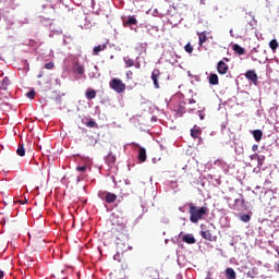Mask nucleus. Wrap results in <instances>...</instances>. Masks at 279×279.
Listing matches in <instances>:
<instances>
[{
    "label": "nucleus",
    "instance_id": "nucleus-28",
    "mask_svg": "<svg viewBox=\"0 0 279 279\" xmlns=\"http://www.w3.org/2000/svg\"><path fill=\"white\" fill-rule=\"evenodd\" d=\"M186 53H193V46L191 45V43L186 44L184 47Z\"/></svg>",
    "mask_w": 279,
    "mask_h": 279
},
{
    "label": "nucleus",
    "instance_id": "nucleus-22",
    "mask_svg": "<svg viewBox=\"0 0 279 279\" xmlns=\"http://www.w3.org/2000/svg\"><path fill=\"white\" fill-rule=\"evenodd\" d=\"M226 277L227 279H236V271H234L232 268H227Z\"/></svg>",
    "mask_w": 279,
    "mask_h": 279
},
{
    "label": "nucleus",
    "instance_id": "nucleus-15",
    "mask_svg": "<svg viewBox=\"0 0 279 279\" xmlns=\"http://www.w3.org/2000/svg\"><path fill=\"white\" fill-rule=\"evenodd\" d=\"M232 49L235 53H238V56H245V48L241 47L240 45L234 44Z\"/></svg>",
    "mask_w": 279,
    "mask_h": 279
},
{
    "label": "nucleus",
    "instance_id": "nucleus-39",
    "mask_svg": "<svg viewBox=\"0 0 279 279\" xmlns=\"http://www.w3.org/2000/svg\"><path fill=\"white\" fill-rule=\"evenodd\" d=\"M221 62H230V59L223 58V60Z\"/></svg>",
    "mask_w": 279,
    "mask_h": 279
},
{
    "label": "nucleus",
    "instance_id": "nucleus-16",
    "mask_svg": "<svg viewBox=\"0 0 279 279\" xmlns=\"http://www.w3.org/2000/svg\"><path fill=\"white\" fill-rule=\"evenodd\" d=\"M9 86H10V77L4 76L1 81L0 90H8Z\"/></svg>",
    "mask_w": 279,
    "mask_h": 279
},
{
    "label": "nucleus",
    "instance_id": "nucleus-14",
    "mask_svg": "<svg viewBox=\"0 0 279 279\" xmlns=\"http://www.w3.org/2000/svg\"><path fill=\"white\" fill-rule=\"evenodd\" d=\"M105 202H107V204H114V202H117V195L108 192L106 194Z\"/></svg>",
    "mask_w": 279,
    "mask_h": 279
},
{
    "label": "nucleus",
    "instance_id": "nucleus-23",
    "mask_svg": "<svg viewBox=\"0 0 279 279\" xmlns=\"http://www.w3.org/2000/svg\"><path fill=\"white\" fill-rule=\"evenodd\" d=\"M123 61L125 63L126 69H130V68L134 66V61L132 60V58L124 57Z\"/></svg>",
    "mask_w": 279,
    "mask_h": 279
},
{
    "label": "nucleus",
    "instance_id": "nucleus-9",
    "mask_svg": "<svg viewBox=\"0 0 279 279\" xmlns=\"http://www.w3.org/2000/svg\"><path fill=\"white\" fill-rule=\"evenodd\" d=\"M137 160H140V162H145L147 160V150H145V148H140Z\"/></svg>",
    "mask_w": 279,
    "mask_h": 279
},
{
    "label": "nucleus",
    "instance_id": "nucleus-18",
    "mask_svg": "<svg viewBox=\"0 0 279 279\" xmlns=\"http://www.w3.org/2000/svg\"><path fill=\"white\" fill-rule=\"evenodd\" d=\"M209 84L211 86H217L219 84V76L216 73L209 75Z\"/></svg>",
    "mask_w": 279,
    "mask_h": 279
},
{
    "label": "nucleus",
    "instance_id": "nucleus-34",
    "mask_svg": "<svg viewBox=\"0 0 279 279\" xmlns=\"http://www.w3.org/2000/svg\"><path fill=\"white\" fill-rule=\"evenodd\" d=\"M131 75H133V72L131 71V70H129L128 72H126V77H128V80H132V76Z\"/></svg>",
    "mask_w": 279,
    "mask_h": 279
},
{
    "label": "nucleus",
    "instance_id": "nucleus-44",
    "mask_svg": "<svg viewBox=\"0 0 279 279\" xmlns=\"http://www.w3.org/2000/svg\"><path fill=\"white\" fill-rule=\"evenodd\" d=\"M38 77H43V75H41V74H39V75H38Z\"/></svg>",
    "mask_w": 279,
    "mask_h": 279
},
{
    "label": "nucleus",
    "instance_id": "nucleus-10",
    "mask_svg": "<svg viewBox=\"0 0 279 279\" xmlns=\"http://www.w3.org/2000/svg\"><path fill=\"white\" fill-rule=\"evenodd\" d=\"M138 20L134 16H129V19L123 22L124 27H132V25H137Z\"/></svg>",
    "mask_w": 279,
    "mask_h": 279
},
{
    "label": "nucleus",
    "instance_id": "nucleus-21",
    "mask_svg": "<svg viewBox=\"0 0 279 279\" xmlns=\"http://www.w3.org/2000/svg\"><path fill=\"white\" fill-rule=\"evenodd\" d=\"M253 136L256 143H260V141L263 140V131L260 130L253 131Z\"/></svg>",
    "mask_w": 279,
    "mask_h": 279
},
{
    "label": "nucleus",
    "instance_id": "nucleus-26",
    "mask_svg": "<svg viewBox=\"0 0 279 279\" xmlns=\"http://www.w3.org/2000/svg\"><path fill=\"white\" fill-rule=\"evenodd\" d=\"M269 47H270L271 51H276V49H278V40H276V39L270 40Z\"/></svg>",
    "mask_w": 279,
    "mask_h": 279
},
{
    "label": "nucleus",
    "instance_id": "nucleus-20",
    "mask_svg": "<svg viewBox=\"0 0 279 279\" xmlns=\"http://www.w3.org/2000/svg\"><path fill=\"white\" fill-rule=\"evenodd\" d=\"M201 236L205 239V241H213V233L210 230L201 231Z\"/></svg>",
    "mask_w": 279,
    "mask_h": 279
},
{
    "label": "nucleus",
    "instance_id": "nucleus-41",
    "mask_svg": "<svg viewBox=\"0 0 279 279\" xmlns=\"http://www.w3.org/2000/svg\"><path fill=\"white\" fill-rule=\"evenodd\" d=\"M201 120H204V116H201Z\"/></svg>",
    "mask_w": 279,
    "mask_h": 279
},
{
    "label": "nucleus",
    "instance_id": "nucleus-33",
    "mask_svg": "<svg viewBox=\"0 0 279 279\" xmlns=\"http://www.w3.org/2000/svg\"><path fill=\"white\" fill-rule=\"evenodd\" d=\"M76 171H80L81 173H84L86 171V166L76 167Z\"/></svg>",
    "mask_w": 279,
    "mask_h": 279
},
{
    "label": "nucleus",
    "instance_id": "nucleus-37",
    "mask_svg": "<svg viewBox=\"0 0 279 279\" xmlns=\"http://www.w3.org/2000/svg\"><path fill=\"white\" fill-rule=\"evenodd\" d=\"M3 276H5V274L3 272V270H0V279H2Z\"/></svg>",
    "mask_w": 279,
    "mask_h": 279
},
{
    "label": "nucleus",
    "instance_id": "nucleus-7",
    "mask_svg": "<svg viewBox=\"0 0 279 279\" xmlns=\"http://www.w3.org/2000/svg\"><path fill=\"white\" fill-rule=\"evenodd\" d=\"M158 77H160V70L155 69V70L151 72V80H153V82H154L155 88H160V84L158 83Z\"/></svg>",
    "mask_w": 279,
    "mask_h": 279
},
{
    "label": "nucleus",
    "instance_id": "nucleus-24",
    "mask_svg": "<svg viewBox=\"0 0 279 279\" xmlns=\"http://www.w3.org/2000/svg\"><path fill=\"white\" fill-rule=\"evenodd\" d=\"M16 154L17 156H21V157L25 156V145L19 144Z\"/></svg>",
    "mask_w": 279,
    "mask_h": 279
},
{
    "label": "nucleus",
    "instance_id": "nucleus-30",
    "mask_svg": "<svg viewBox=\"0 0 279 279\" xmlns=\"http://www.w3.org/2000/svg\"><path fill=\"white\" fill-rule=\"evenodd\" d=\"M251 160H257L258 161V165H263L260 162V156H258V154H254V155H251Z\"/></svg>",
    "mask_w": 279,
    "mask_h": 279
},
{
    "label": "nucleus",
    "instance_id": "nucleus-2",
    "mask_svg": "<svg viewBox=\"0 0 279 279\" xmlns=\"http://www.w3.org/2000/svg\"><path fill=\"white\" fill-rule=\"evenodd\" d=\"M72 71L74 73L75 80H82L83 77H86L84 73H86V68H84V63L80 62V60L73 61Z\"/></svg>",
    "mask_w": 279,
    "mask_h": 279
},
{
    "label": "nucleus",
    "instance_id": "nucleus-13",
    "mask_svg": "<svg viewBox=\"0 0 279 279\" xmlns=\"http://www.w3.org/2000/svg\"><path fill=\"white\" fill-rule=\"evenodd\" d=\"M197 36H198V45L199 47H202L204 43L208 40L207 33L206 32L197 33Z\"/></svg>",
    "mask_w": 279,
    "mask_h": 279
},
{
    "label": "nucleus",
    "instance_id": "nucleus-36",
    "mask_svg": "<svg viewBox=\"0 0 279 279\" xmlns=\"http://www.w3.org/2000/svg\"><path fill=\"white\" fill-rule=\"evenodd\" d=\"M133 66H135V69H141V63H140V62L134 63V65H133Z\"/></svg>",
    "mask_w": 279,
    "mask_h": 279
},
{
    "label": "nucleus",
    "instance_id": "nucleus-3",
    "mask_svg": "<svg viewBox=\"0 0 279 279\" xmlns=\"http://www.w3.org/2000/svg\"><path fill=\"white\" fill-rule=\"evenodd\" d=\"M110 88L114 90L116 93H124L125 92V83L121 81V78H113L109 83Z\"/></svg>",
    "mask_w": 279,
    "mask_h": 279
},
{
    "label": "nucleus",
    "instance_id": "nucleus-43",
    "mask_svg": "<svg viewBox=\"0 0 279 279\" xmlns=\"http://www.w3.org/2000/svg\"><path fill=\"white\" fill-rule=\"evenodd\" d=\"M232 32H233V31H232V29H230V34H231V36H232Z\"/></svg>",
    "mask_w": 279,
    "mask_h": 279
},
{
    "label": "nucleus",
    "instance_id": "nucleus-38",
    "mask_svg": "<svg viewBox=\"0 0 279 279\" xmlns=\"http://www.w3.org/2000/svg\"><path fill=\"white\" fill-rule=\"evenodd\" d=\"M189 104H195V99L193 98L189 99Z\"/></svg>",
    "mask_w": 279,
    "mask_h": 279
},
{
    "label": "nucleus",
    "instance_id": "nucleus-19",
    "mask_svg": "<svg viewBox=\"0 0 279 279\" xmlns=\"http://www.w3.org/2000/svg\"><path fill=\"white\" fill-rule=\"evenodd\" d=\"M107 48H108V46L106 44L98 45V46L94 47V56H99V52L106 51Z\"/></svg>",
    "mask_w": 279,
    "mask_h": 279
},
{
    "label": "nucleus",
    "instance_id": "nucleus-29",
    "mask_svg": "<svg viewBox=\"0 0 279 279\" xmlns=\"http://www.w3.org/2000/svg\"><path fill=\"white\" fill-rule=\"evenodd\" d=\"M85 125L87 128H97V122H95V120H89Z\"/></svg>",
    "mask_w": 279,
    "mask_h": 279
},
{
    "label": "nucleus",
    "instance_id": "nucleus-31",
    "mask_svg": "<svg viewBox=\"0 0 279 279\" xmlns=\"http://www.w3.org/2000/svg\"><path fill=\"white\" fill-rule=\"evenodd\" d=\"M26 96L28 97V99H34V97H36V92L35 90H31L26 94Z\"/></svg>",
    "mask_w": 279,
    "mask_h": 279
},
{
    "label": "nucleus",
    "instance_id": "nucleus-32",
    "mask_svg": "<svg viewBox=\"0 0 279 279\" xmlns=\"http://www.w3.org/2000/svg\"><path fill=\"white\" fill-rule=\"evenodd\" d=\"M113 260H118V263H121V254L120 253H116L113 255Z\"/></svg>",
    "mask_w": 279,
    "mask_h": 279
},
{
    "label": "nucleus",
    "instance_id": "nucleus-25",
    "mask_svg": "<svg viewBox=\"0 0 279 279\" xmlns=\"http://www.w3.org/2000/svg\"><path fill=\"white\" fill-rule=\"evenodd\" d=\"M240 219L243 221V223H250L252 216H250V214H242L240 215Z\"/></svg>",
    "mask_w": 279,
    "mask_h": 279
},
{
    "label": "nucleus",
    "instance_id": "nucleus-4",
    "mask_svg": "<svg viewBox=\"0 0 279 279\" xmlns=\"http://www.w3.org/2000/svg\"><path fill=\"white\" fill-rule=\"evenodd\" d=\"M244 75L246 80H248V82H252V84H254V86H258V74H256L255 70H248Z\"/></svg>",
    "mask_w": 279,
    "mask_h": 279
},
{
    "label": "nucleus",
    "instance_id": "nucleus-17",
    "mask_svg": "<svg viewBox=\"0 0 279 279\" xmlns=\"http://www.w3.org/2000/svg\"><path fill=\"white\" fill-rule=\"evenodd\" d=\"M85 97H86V99H88V100L95 99V97H97V90L88 88V89L85 92Z\"/></svg>",
    "mask_w": 279,
    "mask_h": 279
},
{
    "label": "nucleus",
    "instance_id": "nucleus-35",
    "mask_svg": "<svg viewBox=\"0 0 279 279\" xmlns=\"http://www.w3.org/2000/svg\"><path fill=\"white\" fill-rule=\"evenodd\" d=\"M252 151H258V144L252 146Z\"/></svg>",
    "mask_w": 279,
    "mask_h": 279
},
{
    "label": "nucleus",
    "instance_id": "nucleus-1",
    "mask_svg": "<svg viewBox=\"0 0 279 279\" xmlns=\"http://www.w3.org/2000/svg\"><path fill=\"white\" fill-rule=\"evenodd\" d=\"M189 213H190V221L192 223H199L202 219H204L208 213H210V209L207 206L197 207L193 203H189Z\"/></svg>",
    "mask_w": 279,
    "mask_h": 279
},
{
    "label": "nucleus",
    "instance_id": "nucleus-40",
    "mask_svg": "<svg viewBox=\"0 0 279 279\" xmlns=\"http://www.w3.org/2000/svg\"><path fill=\"white\" fill-rule=\"evenodd\" d=\"M206 0H201V3H203V5H206Z\"/></svg>",
    "mask_w": 279,
    "mask_h": 279
},
{
    "label": "nucleus",
    "instance_id": "nucleus-11",
    "mask_svg": "<svg viewBox=\"0 0 279 279\" xmlns=\"http://www.w3.org/2000/svg\"><path fill=\"white\" fill-rule=\"evenodd\" d=\"M135 51L138 52V56L147 51V44L140 43L135 47Z\"/></svg>",
    "mask_w": 279,
    "mask_h": 279
},
{
    "label": "nucleus",
    "instance_id": "nucleus-12",
    "mask_svg": "<svg viewBox=\"0 0 279 279\" xmlns=\"http://www.w3.org/2000/svg\"><path fill=\"white\" fill-rule=\"evenodd\" d=\"M202 134V129L197 125H194L193 129H191V136L192 138H199V135Z\"/></svg>",
    "mask_w": 279,
    "mask_h": 279
},
{
    "label": "nucleus",
    "instance_id": "nucleus-8",
    "mask_svg": "<svg viewBox=\"0 0 279 279\" xmlns=\"http://www.w3.org/2000/svg\"><path fill=\"white\" fill-rule=\"evenodd\" d=\"M183 243H187L189 245H193L196 243L195 236L193 234H185L182 238Z\"/></svg>",
    "mask_w": 279,
    "mask_h": 279
},
{
    "label": "nucleus",
    "instance_id": "nucleus-42",
    "mask_svg": "<svg viewBox=\"0 0 279 279\" xmlns=\"http://www.w3.org/2000/svg\"><path fill=\"white\" fill-rule=\"evenodd\" d=\"M277 267H278V271H279V262H278V264H277Z\"/></svg>",
    "mask_w": 279,
    "mask_h": 279
},
{
    "label": "nucleus",
    "instance_id": "nucleus-45",
    "mask_svg": "<svg viewBox=\"0 0 279 279\" xmlns=\"http://www.w3.org/2000/svg\"><path fill=\"white\" fill-rule=\"evenodd\" d=\"M256 189H260V186L257 185Z\"/></svg>",
    "mask_w": 279,
    "mask_h": 279
},
{
    "label": "nucleus",
    "instance_id": "nucleus-6",
    "mask_svg": "<svg viewBox=\"0 0 279 279\" xmlns=\"http://www.w3.org/2000/svg\"><path fill=\"white\" fill-rule=\"evenodd\" d=\"M229 69L230 68L223 61H219L217 64V71L220 75H226V73H228Z\"/></svg>",
    "mask_w": 279,
    "mask_h": 279
},
{
    "label": "nucleus",
    "instance_id": "nucleus-27",
    "mask_svg": "<svg viewBox=\"0 0 279 279\" xmlns=\"http://www.w3.org/2000/svg\"><path fill=\"white\" fill-rule=\"evenodd\" d=\"M53 66H56V63H53V61H50L45 64V69H47L48 71L53 70Z\"/></svg>",
    "mask_w": 279,
    "mask_h": 279
},
{
    "label": "nucleus",
    "instance_id": "nucleus-5",
    "mask_svg": "<svg viewBox=\"0 0 279 279\" xmlns=\"http://www.w3.org/2000/svg\"><path fill=\"white\" fill-rule=\"evenodd\" d=\"M105 161H106V165H108V167L110 169H112V167H114V165H117V156H114L112 153H109L105 157Z\"/></svg>",
    "mask_w": 279,
    "mask_h": 279
}]
</instances>
